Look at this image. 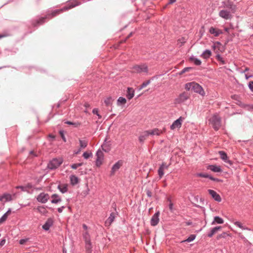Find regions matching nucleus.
I'll list each match as a JSON object with an SVG mask.
<instances>
[{
	"label": "nucleus",
	"mask_w": 253,
	"mask_h": 253,
	"mask_svg": "<svg viewBox=\"0 0 253 253\" xmlns=\"http://www.w3.org/2000/svg\"><path fill=\"white\" fill-rule=\"evenodd\" d=\"M191 69H192V68H191V67L185 68L179 73V74L182 75L186 72L190 71Z\"/></svg>",
	"instance_id": "nucleus-39"
},
{
	"label": "nucleus",
	"mask_w": 253,
	"mask_h": 253,
	"mask_svg": "<svg viewBox=\"0 0 253 253\" xmlns=\"http://www.w3.org/2000/svg\"><path fill=\"white\" fill-rule=\"evenodd\" d=\"M64 208V207H62L61 208H59L58 209V211L59 212H62V211H63V209Z\"/></svg>",
	"instance_id": "nucleus-55"
},
{
	"label": "nucleus",
	"mask_w": 253,
	"mask_h": 253,
	"mask_svg": "<svg viewBox=\"0 0 253 253\" xmlns=\"http://www.w3.org/2000/svg\"><path fill=\"white\" fill-rule=\"evenodd\" d=\"M28 239H21L19 241V243L21 245H23V244H24L27 241Z\"/></svg>",
	"instance_id": "nucleus-48"
},
{
	"label": "nucleus",
	"mask_w": 253,
	"mask_h": 253,
	"mask_svg": "<svg viewBox=\"0 0 253 253\" xmlns=\"http://www.w3.org/2000/svg\"><path fill=\"white\" fill-rule=\"evenodd\" d=\"M134 94V90L131 87H128L127 90L126 97L127 98L130 100L133 98Z\"/></svg>",
	"instance_id": "nucleus-21"
},
{
	"label": "nucleus",
	"mask_w": 253,
	"mask_h": 253,
	"mask_svg": "<svg viewBox=\"0 0 253 253\" xmlns=\"http://www.w3.org/2000/svg\"><path fill=\"white\" fill-rule=\"evenodd\" d=\"M66 124H68V125H76V124H74L71 122H69V121H68V122H65Z\"/></svg>",
	"instance_id": "nucleus-57"
},
{
	"label": "nucleus",
	"mask_w": 253,
	"mask_h": 253,
	"mask_svg": "<svg viewBox=\"0 0 253 253\" xmlns=\"http://www.w3.org/2000/svg\"><path fill=\"white\" fill-rule=\"evenodd\" d=\"M209 193L212 196V197L217 202H220L221 198L220 195L217 194L215 191L213 190L209 189L208 190Z\"/></svg>",
	"instance_id": "nucleus-12"
},
{
	"label": "nucleus",
	"mask_w": 253,
	"mask_h": 253,
	"mask_svg": "<svg viewBox=\"0 0 253 253\" xmlns=\"http://www.w3.org/2000/svg\"><path fill=\"white\" fill-rule=\"evenodd\" d=\"M212 48L215 53H218L219 51L222 52L224 50L222 44L219 42H216L214 43Z\"/></svg>",
	"instance_id": "nucleus-16"
},
{
	"label": "nucleus",
	"mask_w": 253,
	"mask_h": 253,
	"mask_svg": "<svg viewBox=\"0 0 253 253\" xmlns=\"http://www.w3.org/2000/svg\"><path fill=\"white\" fill-rule=\"evenodd\" d=\"M126 99L122 97H120L118 99V103L122 104H125L126 103Z\"/></svg>",
	"instance_id": "nucleus-38"
},
{
	"label": "nucleus",
	"mask_w": 253,
	"mask_h": 253,
	"mask_svg": "<svg viewBox=\"0 0 253 253\" xmlns=\"http://www.w3.org/2000/svg\"><path fill=\"white\" fill-rule=\"evenodd\" d=\"M71 168L73 169H76L78 167L77 164H74L71 165Z\"/></svg>",
	"instance_id": "nucleus-53"
},
{
	"label": "nucleus",
	"mask_w": 253,
	"mask_h": 253,
	"mask_svg": "<svg viewBox=\"0 0 253 253\" xmlns=\"http://www.w3.org/2000/svg\"><path fill=\"white\" fill-rule=\"evenodd\" d=\"M211 54V51L209 50H206L205 51L202 55V57L204 58H209Z\"/></svg>",
	"instance_id": "nucleus-31"
},
{
	"label": "nucleus",
	"mask_w": 253,
	"mask_h": 253,
	"mask_svg": "<svg viewBox=\"0 0 253 253\" xmlns=\"http://www.w3.org/2000/svg\"><path fill=\"white\" fill-rule=\"evenodd\" d=\"M189 60L193 62L194 63V64L196 65H200L201 64V61L200 60H199L194 57H190L189 58Z\"/></svg>",
	"instance_id": "nucleus-32"
},
{
	"label": "nucleus",
	"mask_w": 253,
	"mask_h": 253,
	"mask_svg": "<svg viewBox=\"0 0 253 253\" xmlns=\"http://www.w3.org/2000/svg\"><path fill=\"white\" fill-rule=\"evenodd\" d=\"M113 100L111 97H108L104 100V103L106 106L111 105L112 104Z\"/></svg>",
	"instance_id": "nucleus-34"
},
{
	"label": "nucleus",
	"mask_w": 253,
	"mask_h": 253,
	"mask_svg": "<svg viewBox=\"0 0 253 253\" xmlns=\"http://www.w3.org/2000/svg\"><path fill=\"white\" fill-rule=\"evenodd\" d=\"M184 120V118L182 117H179L178 119L174 121L172 124L170 126V129L174 130L176 128L179 129L182 125V123Z\"/></svg>",
	"instance_id": "nucleus-7"
},
{
	"label": "nucleus",
	"mask_w": 253,
	"mask_h": 253,
	"mask_svg": "<svg viewBox=\"0 0 253 253\" xmlns=\"http://www.w3.org/2000/svg\"><path fill=\"white\" fill-rule=\"evenodd\" d=\"M49 195L45 193H40L37 197V200L42 203H45L49 199Z\"/></svg>",
	"instance_id": "nucleus-8"
},
{
	"label": "nucleus",
	"mask_w": 253,
	"mask_h": 253,
	"mask_svg": "<svg viewBox=\"0 0 253 253\" xmlns=\"http://www.w3.org/2000/svg\"><path fill=\"white\" fill-rule=\"evenodd\" d=\"M86 237V238H87V240H90V237H89V235L88 233V232L87 231H86L84 234V240L85 241V237Z\"/></svg>",
	"instance_id": "nucleus-44"
},
{
	"label": "nucleus",
	"mask_w": 253,
	"mask_h": 253,
	"mask_svg": "<svg viewBox=\"0 0 253 253\" xmlns=\"http://www.w3.org/2000/svg\"><path fill=\"white\" fill-rule=\"evenodd\" d=\"M58 188L59 190L63 193L67 192V185L66 184L59 185Z\"/></svg>",
	"instance_id": "nucleus-30"
},
{
	"label": "nucleus",
	"mask_w": 253,
	"mask_h": 253,
	"mask_svg": "<svg viewBox=\"0 0 253 253\" xmlns=\"http://www.w3.org/2000/svg\"><path fill=\"white\" fill-rule=\"evenodd\" d=\"M167 201H168V202H169V203H170V202H171L170 197H168L167 198Z\"/></svg>",
	"instance_id": "nucleus-58"
},
{
	"label": "nucleus",
	"mask_w": 253,
	"mask_h": 253,
	"mask_svg": "<svg viewBox=\"0 0 253 253\" xmlns=\"http://www.w3.org/2000/svg\"><path fill=\"white\" fill-rule=\"evenodd\" d=\"M166 129L164 128L163 130L159 129L158 128H154L152 130H147L149 135H160L162 134L163 131H165Z\"/></svg>",
	"instance_id": "nucleus-13"
},
{
	"label": "nucleus",
	"mask_w": 253,
	"mask_h": 253,
	"mask_svg": "<svg viewBox=\"0 0 253 253\" xmlns=\"http://www.w3.org/2000/svg\"><path fill=\"white\" fill-rule=\"evenodd\" d=\"M92 113L94 114H96L99 118H101V116L98 114V110L97 109H94L92 111Z\"/></svg>",
	"instance_id": "nucleus-45"
},
{
	"label": "nucleus",
	"mask_w": 253,
	"mask_h": 253,
	"mask_svg": "<svg viewBox=\"0 0 253 253\" xmlns=\"http://www.w3.org/2000/svg\"><path fill=\"white\" fill-rule=\"evenodd\" d=\"M208 169H209L211 171L215 172H220L222 171L220 167L215 165H209L208 167Z\"/></svg>",
	"instance_id": "nucleus-19"
},
{
	"label": "nucleus",
	"mask_w": 253,
	"mask_h": 253,
	"mask_svg": "<svg viewBox=\"0 0 253 253\" xmlns=\"http://www.w3.org/2000/svg\"><path fill=\"white\" fill-rule=\"evenodd\" d=\"M199 176L202 177L208 178L209 177V175L207 174L200 173Z\"/></svg>",
	"instance_id": "nucleus-47"
},
{
	"label": "nucleus",
	"mask_w": 253,
	"mask_h": 253,
	"mask_svg": "<svg viewBox=\"0 0 253 253\" xmlns=\"http://www.w3.org/2000/svg\"><path fill=\"white\" fill-rule=\"evenodd\" d=\"M11 213V210H9L5 213H4L3 216L0 218V223H1L4 222L8 215H9Z\"/></svg>",
	"instance_id": "nucleus-28"
},
{
	"label": "nucleus",
	"mask_w": 253,
	"mask_h": 253,
	"mask_svg": "<svg viewBox=\"0 0 253 253\" xmlns=\"http://www.w3.org/2000/svg\"><path fill=\"white\" fill-rule=\"evenodd\" d=\"M96 164L97 166L99 167L102 164L103 160V153L101 151H98L96 153Z\"/></svg>",
	"instance_id": "nucleus-10"
},
{
	"label": "nucleus",
	"mask_w": 253,
	"mask_h": 253,
	"mask_svg": "<svg viewBox=\"0 0 253 253\" xmlns=\"http://www.w3.org/2000/svg\"><path fill=\"white\" fill-rule=\"evenodd\" d=\"M249 87L252 91L253 92V81H251L249 83Z\"/></svg>",
	"instance_id": "nucleus-46"
},
{
	"label": "nucleus",
	"mask_w": 253,
	"mask_h": 253,
	"mask_svg": "<svg viewBox=\"0 0 253 253\" xmlns=\"http://www.w3.org/2000/svg\"><path fill=\"white\" fill-rule=\"evenodd\" d=\"M121 166V163L120 162H118L115 165H114L111 171V174L113 175L115 172L120 169Z\"/></svg>",
	"instance_id": "nucleus-22"
},
{
	"label": "nucleus",
	"mask_w": 253,
	"mask_h": 253,
	"mask_svg": "<svg viewBox=\"0 0 253 253\" xmlns=\"http://www.w3.org/2000/svg\"><path fill=\"white\" fill-rule=\"evenodd\" d=\"M17 188H21L22 190L24 191L25 188L23 186H17Z\"/></svg>",
	"instance_id": "nucleus-60"
},
{
	"label": "nucleus",
	"mask_w": 253,
	"mask_h": 253,
	"mask_svg": "<svg viewBox=\"0 0 253 253\" xmlns=\"http://www.w3.org/2000/svg\"><path fill=\"white\" fill-rule=\"evenodd\" d=\"M222 4L224 7H226L230 10L232 12L235 11V5L230 0H223Z\"/></svg>",
	"instance_id": "nucleus-9"
},
{
	"label": "nucleus",
	"mask_w": 253,
	"mask_h": 253,
	"mask_svg": "<svg viewBox=\"0 0 253 253\" xmlns=\"http://www.w3.org/2000/svg\"><path fill=\"white\" fill-rule=\"evenodd\" d=\"M150 83V81H148L147 82H144L142 85L140 86V88L139 89H142L143 88L145 87V86H146L148 84H149Z\"/></svg>",
	"instance_id": "nucleus-42"
},
{
	"label": "nucleus",
	"mask_w": 253,
	"mask_h": 253,
	"mask_svg": "<svg viewBox=\"0 0 253 253\" xmlns=\"http://www.w3.org/2000/svg\"><path fill=\"white\" fill-rule=\"evenodd\" d=\"M209 124L215 130H218L221 126V119L218 114H214L209 120Z\"/></svg>",
	"instance_id": "nucleus-2"
},
{
	"label": "nucleus",
	"mask_w": 253,
	"mask_h": 253,
	"mask_svg": "<svg viewBox=\"0 0 253 253\" xmlns=\"http://www.w3.org/2000/svg\"><path fill=\"white\" fill-rule=\"evenodd\" d=\"M60 11H58V10H56V11H55L54 12H53L51 14L52 15V16H55L57 14H58L59 13Z\"/></svg>",
	"instance_id": "nucleus-52"
},
{
	"label": "nucleus",
	"mask_w": 253,
	"mask_h": 253,
	"mask_svg": "<svg viewBox=\"0 0 253 253\" xmlns=\"http://www.w3.org/2000/svg\"><path fill=\"white\" fill-rule=\"evenodd\" d=\"M169 167V165H167L166 163H163L160 167L164 169H168Z\"/></svg>",
	"instance_id": "nucleus-43"
},
{
	"label": "nucleus",
	"mask_w": 253,
	"mask_h": 253,
	"mask_svg": "<svg viewBox=\"0 0 253 253\" xmlns=\"http://www.w3.org/2000/svg\"><path fill=\"white\" fill-rule=\"evenodd\" d=\"M147 194L148 196H149V197H151V193L149 191H147Z\"/></svg>",
	"instance_id": "nucleus-59"
},
{
	"label": "nucleus",
	"mask_w": 253,
	"mask_h": 253,
	"mask_svg": "<svg viewBox=\"0 0 253 253\" xmlns=\"http://www.w3.org/2000/svg\"><path fill=\"white\" fill-rule=\"evenodd\" d=\"M71 183L72 185H75L79 182V178L75 175H71L70 176Z\"/></svg>",
	"instance_id": "nucleus-29"
},
{
	"label": "nucleus",
	"mask_w": 253,
	"mask_h": 253,
	"mask_svg": "<svg viewBox=\"0 0 253 253\" xmlns=\"http://www.w3.org/2000/svg\"><path fill=\"white\" fill-rule=\"evenodd\" d=\"M37 210H38V211L39 212H42V211H44V208H43V207H39L37 208Z\"/></svg>",
	"instance_id": "nucleus-51"
},
{
	"label": "nucleus",
	"mask_w": 253,
	"mask_h": 253,
	"mask_svg": "<svg viewBox=\"0 0 253 253\" xmlns=\"http://www.w3.org/2000/svg\"><path fill=\"white\" fill-rule=\"evenodd\" d=\"M231 13H233L230 10L222 9L219 12V15L220 17L225 20L230 19L232 17Z\"/></svg>",
	"instance_id": "nucleus-4"
},
{
	"label": "nucleus",
	"mask_w": 253,
	"mask_h": 253,
	"mask_svg": "<svg viewBox=\"0 0 253 253\" xmlns=\"http://www.w3.org/2000/svg\"><path fill=\"white\" fill-rule=\"evenodd\" d=\"M91 156H92V154L87 152H85L83 154V157L86 159L89 158Z\"/></svg>",
	"instance_id": "nucleus-40"
},
{
	"label": "nucleus",
	"mask_w": 253,
	"mask_h": 253,
	"mask_svg": "<svg viewBox=\"0 0 253 253\" xmlns=\"http://www.w3.org/2000/svg\"><path fill=\"white\" fill-rule=\"evenodd\" d=\"M53 223L52 220L51 219H48L45 223L42 226V228L45 230H48L49 228L52 226Z\"/></svg>",
	"instance_id": "nucleus-23"
},
{
	"label": "nucleus",
	"mask_w": 253,
	"mask_h": 253,
	"mask_svg": "<svg viewBox=\"0 0 253 253\" xmlns=\"http://www.w3.org/2000/svg\"><path fill=\"white\" fill-rule=\"evenodd\" d=\"M51 197L52 198L51 202L53 204H57L61 201L60 197L57 194H53Z\"/></svg>",
	"instance_id": "nucleus-25"
},
{
	"label": "nucleus",
	"mask_w": 253,
	"mask_h": 253,
	"mask_svg": "<svg viewBox=\"0 0 253 253\" xmlns=\"http://www.w3.org/2000/svg\"><path fill=\"white\" fill-rule=\"evenodd\" d=\"M62 163L61 159H54L48 164V168L53 169L58 168Z\"/></svg>",
	"instance_id": "nucleus-6"
},
{
	"label": "nucleus",
	"mask_w": 253,
	"mask_h": 253,
	"mask_svg": "<svg viewBox=\"0 0 253 253\" xmlns=\"http://www.w3.org/2000/svg\"><path fill=\"white\" fill-rule=\"evenodd\" d=\"M221 229V226H217L215 227H214L211 229L210 233L208 234V237H211L216 232H217L218 230Z\"/></svg>",
	"instance_id": "nucleus-27"
},
{
	"label": "nucleus",
	"mask_w": 253,
	"mask_h": 253,
	"mask_svg": "<svg viewBox=\"0 0 253 253\" xmlns=\"http://www.w3.org/2000/svg\"><path fill=\"white\" fill-rule=\"evenodd\" d=\"M44 19H45V18H42L41 19H40V20L38 21L39 23H44Z\"/></svg>",
	"instance_id": "nucleus-54"
},
{
	"label": "nucleus",
	"mask_w": 253,
	"mask_h": 253,
	"mask_svg": "<svg viewBox=\"0 0 253 253\" xmlns=\"http://www.w3.org/2000/svg\"><path fill=\"white\" fill-rule=\"evenodd\" d=\"M169 209L170 210V211H172L173 210V204H172V202H170V203H169Z\"/></svg>",
	"instance_id": "nucleus-50"
},
{
	"label": "nucleus",
	"mask_w": 253,
	"mask_h": 253,
	"mask_svg": "<svg viewBox=\"0 0 253 253\" xmlns=\"http://www.w3.org/2000/svg\"><path fill=\"white\" fill-rule=\"evenodd\" d=\"M209 32L211 34L214 35V36L215 37H217L219 35L222 34V32L221 30L213 28L212 27L210 28Z\"/></svg>",
	"instance_id": "nucleus-18"
},
{
	"label": "nucleus",
	"mask_w": 253,
	"mask_h": 253,
	"mask_svg": "<svg viewBox=\"0 0 253 253\" xmlns=\"http://www.w3.org/2000/svg\"><path fill=\"white\" fill-rule=\"evenodd\" d=\"M147 130L144 131L139 137V141L141 143H143L149 136Z\"/></svg>",
	"instance_id": "nucleus-20"
},
{
	"label": "nucleus",
	"mask_w": 253,
	"mask_h": 253,
	"mask_svg": "<svg viewBox=\"0 0 253 253\" xmlns=\"http://www.w3.org/2000/svg\"><path fill=\"white\" fill-rule=\"evenodd\" d=\"M85 249L87 253H91V249L92 248L90 240H87L86 237H85Z\"/></svg>",
	"instance_id": "nucleus-24"
},
{
	"label": "nucleus",
	"mask_w": 253,
	"mask_h": 253,
	"mask_svg": "<svg viewBox=\"0 0 253 253\" xmlns=\"http://www.w3.org/2000/svg\"><path fill=\"white\" fill-rule=\"evenodd\" d=\"M245 77H246V80H248L251 77V76H248L247 75H246Z\"/></svg>",
	"instance_id": "nucleus-64"
},
{
	"label": "nucleus",
	"mask_w": 253,
	"mask_h": 253,
	"mask_svg": "<svg viewBox=\"0 0 253 253\" xmlns=\"http://www.w3.org/2000/svg\"><path fill=\"white\" fill-rule=\"evenodd\" d=\"M218 153L220 155V158L222 160H223L225 162L228 163L230 166L232 165V162L228 159L227 154L224 151H219Z\"/></svg>",
	"instance_id": "nucleus-14"
},
{
	"label": "nucleus",
	"mask_w": 253,
	"mask_h": 253,
	"mask_svg": "<svg viewBox=\"0 0 253 253\" xmlns=\"http://www.w3.org/2000/svg\"><path fill=\"white\" fill-rule=\"evenodd\" d=\"M216 58H217V59L219 61L221 62L222 64H225L224 60L223 59V58L219 55L217 54L216 55Z\"/></svg>",
	"instance_id": "nucleus-41"
},
{
	"label": "nucleus",
	"mask_w": 253,
	"mask_h": 253,
	"mask_svg": "<svg viewBox=\"0 0 253 253\" xmlns=\"http://www.w3.org/2000/svg\"><path fill=\"white\" fill-rule=\"evenodd\" d=\"M185 89L187 90H193L195 92L202 96H204L206 94L203 88L199 84L194 82L186 84Z\"/></svg>",
	"instance_id": "nucleus-1"
},
{
	"label": "nucleus",
	"mask_w": 253,
	"mask_h": 253,
	"mask_svg": "<svg viewBox=\"0 0 253 253\" xmlns=\"http://www.w3.org/2000/svg\"><path fill=\"white\" fill-rule=\"evenodd\" d=\"M160 215V212H157L153 216H152L151 219V224L152 226H156L158 224L159 221V216Z\"/></svg>",
	"instance_id": "nucleus-11"
},
{
	"label": "nucleus",
	"mask_w": 253,
	"mask_h": 253,
	"mask_svg": "<svg viewBox=\"0 0 253 253\" xmlns=\"http://www.w3.org/2000/svg\"><path fill=\"white\" fill-rule=\"evenodd\" d=\"M223 222H224V220L223 219H222L221 218H220L219 216H215L214 217L213 221L211 223V224L214 225V224H215V223L222 224V223H223Z\"/></svg>",
	"instance_id": "nucleus-26"
},
{
	"label": "nucleus",
	"mask_w": 253,
	"mask_h": 253,
	"mask_svg": "<svg viewBox=\"0 0 253 253\" xmlns=\"http://www.w3.org/2000/svg\"><path fill=\"white\" fill-rule=\"evenodd\" d=\"M225 234V233H223L222 234H221L218 236V238L223 237L224 235Z\"/></svg>",
	"instance_id": "nucleus-63"
},
{
	"label": "nucleus",
	"mask_w": 253,
	"mask_h": 253,
	"mask_svg": "<svg viewBox=\"0 0 253 253\" xmlns=\"http://www.w3.org/2000/svg\"><path fill=\"white\" fill-rule=\"evenodd\" d=\"M48 136H49V138H52V140H53V139L55 138V135H52V134H49V135H48Z\"/></svg>",
	"instance_id": "nucleus-56"
},
{
	"label": "nucleus",
	"mask_w": 253,
	"mask_h": 253,
	"mask_svg": "<svg viewBox=\"0 0 253 253\" xmlns=\"http://www.w3.org/2000/svg\"><path fill=\"white\" fill-rule=\"evenodd\" d=\"M12 200V196L9 194L5 193L2 195H0V201L6 202L7 201H10Z\"/></svg>",
	"instance_id": "nucleus-15"
},
{
	"label": "nucleus",
	"mask_w": 253,
	"mask_h": 253,
	"mask_svg": "<svg viewBox=\"0 0 253 253\" xmlns=\"http://www.w3.org/2000/svg\"><path fill=\"white\" fill-rule=\"evenodd\" d=\"M229 30H230V29L228 28H225V31L227 32V33H229Z\"/></svg>",
	"instance_id": "nucleus-61"
},
{
	"label": "nucleus",
	"mask_w": 253,
	"mask_h": 253,
	"mask_svg": "<svg viewBox=\"0 0 253 253\" xmlns=\"http://www.w3.org/2000/svg\"><path fill=\"white\" fill-rule=\"evenodd\" d=\"M195 237L196 236L194 235H191L186 240L183 241L182 242H190L195 239Z\"/></svg>",
	"instance_id": "nucleus-37"
},
{
	"label": "nucleus",
	"mask_w": 253,
	"mask_h": 253,
	"mask_svg": "<svg viewBox=\"0 0 253 253\" xmlns=\"http://www.w3.org/2000/svg\"><path fill=\"white\" fill-rule=\"evenodd\" d=\"M164 170L165 169H163L161 167H160L158 170V175L160 178H161L164 174Z\"/></svg>",
	"instance_id": "nucleus-36"
},
{
	"label": "nucleus",
	"mask_w": 253,
	"mask_h": 253,
	"mask_svg": "<svg viewBox=\"0 0 253 253\" xmlns=\"http://www.w3.org/2000/svg\"><path fill=\"white\" fill-rule=\"evenodd\" d=\"M132 71L135 73H147L148 68L146 64L136 65L132 68Z\"/></svg>",
	"instance_id": "nucleus-3"
},
{
	"label": "nucleus",
	"mask_w": 253,
	"mask_h": 253,
	"mask_svg": "<svg viewBox=\"0 0 253 253\" xmlns=\"http://www.w3.org/2000/svg\"><path fill=\"white\" fill-rule=\"evenodd\" d=\"M176 0H169V3L171 4L175 1Z\"/></svg>",
	"instance_id": "nucleus-62"
},
{
	"label": "nucleus",
	"mask_w": 253,
	"mask_h": 253,
	"mask_svg": "<svg viewBox=\"0 0 253 253\" xmlns=\"http://www.w3.org/2000/svg\"><path fill=\"white\" fill-rule=\"evenodd\" d=\"M234 224L243 230H246V229L248 230V228L247 227H245L243 226L242 225V224L239 221H235L234 222Z\"/></svg>",
	"instance_id": "nucleus-35"
},
{
	"label": "nucleus",
	"mask_w": 253,
	"mask_h": 253,
	"mask_svg": "<svg viewBox=\"0 0 253 253\" xmlns=\"http://www.w3.org/2000/svg\"><path fill=\"white\" fill-rule=\"evenodd\" d=\"M5 239H3L1 241L0 243V248H1L5 243Z\"/></svg>",
	"instance_id": "nucleus-49"
},
{
	"label": "nucleus",
	"mask_w": 253,
	"mask_h": 253,
	"mask_svg": "<svg viewBox=\"0 0 253 253\" xmlns=\"http://www.w3.org/2000/svg\"><path fill=\"white\" fill-rule=\"evenodd\" d=\"M189 98V94L185 92H183L175 99V103L180 104L184 102Z\"/></svg>",
	"instance_id": "nucleus-5"
},
{
	"label": "nucleus",
	"mask_w": 253,
	"mask_h": 253,
	"mask_svg": "<svg viewBox=\"0 0 253 253\" xmlns=\"http://www.w3.org/2000/svg\"><path fill=\"white\" fill-rule=\"evenodd\" d=\"M115 217H116V213L114 212H112L110 214V216L108 217V218L105 221V225L106 226H110L111 224H112V223L114 221V220L115 218Z\"/></svg>",
	"instance_id": "nucleus-17"
},
{
	"label": "nucleus",
	"mask_w": 253,
	"mask_h": 253,
	"mask_svg": "<svg viewBox=\"0 0 253 253\" xmlns=\"http://www.w3.org/2000/svg\"><path fill=\"white\" fill-rule=\"evenodd\" d=\"M80 144L81 148H84L87 145V141L85 140H80Z\"/></svg>",
	"instance_id": "nucleus-33"
}]
</instances>
